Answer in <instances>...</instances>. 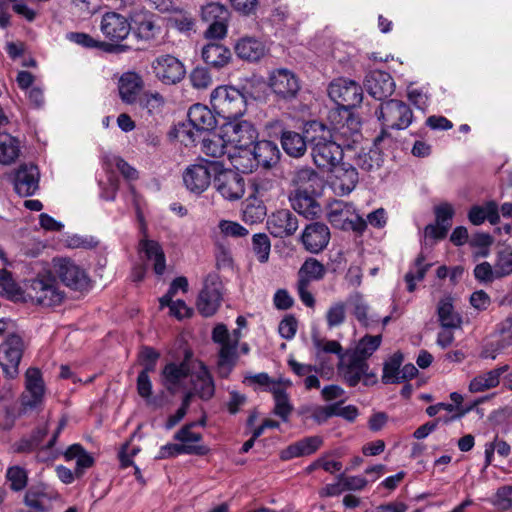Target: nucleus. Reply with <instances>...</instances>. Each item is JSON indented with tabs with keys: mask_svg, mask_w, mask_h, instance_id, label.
<instances>
[{
	"mask_svg": "<svg viewBox=\"0 0 512 512\" xmlns=\"http://www.w3.org/2000/svg\"><path fill=\"white\" fill-rule=\"evenodd\" d=\"M307 140L314 164L321 170L333 169L343 159V147L333 138L331 129L320 122L307 128Z\"/></svg>",
	"mask_w": 512,
	"mask_h": 512,
	"instance_id": "nucleus-1",
	"label": "nucleus"
},
{
	"mask_svg": "<svg viewBox=\"0 0 512 512\" xmlns=\"http://www.w3.org/2000/svg\"><path fill=\"white\" fill-rule=\"evenodd\" d=\"M210 105L213 112L226 123L237 121L247 111L246 96L230 85H220L213 89L210 94Z\"/></svg>",
	"mask_w": 512,
	"mask_h": 512,
	"instance_id": "nucleus-2",
	"label": "nucleus"
},
{
	"mask_svg": "<svg viewBox=\"0 0 512 512\" xmlns=\"http://www.w3.org/2000/svg\"><path fill=\"white\" fill-rule=\"evenodd\" d=\"M280 158V151L276 143L268 140L256 142L248 155H237L234 166L244 173L252 172L258 166L271 168Z\"/></svg>",
	"mask_w": 512,
	"mask_h": 512,
	"instance_id": "nucleus-3",
	"label": "nucleus"
},
{
	"mask_svg": "<svg viewBox=\"0 0 512 512\" xmlns=\"http://www.w3.org/2000/svg\"><path fill=\"white\" fill-rule=\"evenodd\" d=\"M26 293L31 301L44 307L59 305L64 298V292L51 273L39 274L30 280Z\"/></svg>",
	"mask_w": 512,
	"mask_h": 512,
	"instance_id": "nucleus-4",
	"label": "nucleus"
},
{
	"mask_svg": "<svg viewBox=\"0 0 512 512\" xmlns=\"http://www.w3.org/2000/svg\"><path fill=\"white\" fill-rule=\"evenodd\" d=\"M214 342L220 345L218 371L222 377H227L237 361V345L240 339V331L236 329L232 334L225 325H217L212 333Z\"/></svg>",
	"mask_w": 512,
	"mask_h": 512,
	"instance_id": "nucleus-5",
	"label": "nucleus"
},
{
	"mask_svg": "<svg viewBox=\"0 0 512 512\" xmlns=\"http://www.w3.org/2000/svg\"><path fill=\"white\" fill-rule=\"evenodd\" d=\"M326 274L325 266L315 258H308L298 271L297 292L302 303L307 307L315 306V298L309 291L310 283L319 281Z\"/></svg>",
	"mask_w": 512,
	"mask_h": 512,
	"instance_id": "nucleus-6",
	"label": "nucleus"
},
{
	"mask_svg": "<svg viewBox=\"0 0 512 512\" xmlns=\"http://www.w3.org/2000/svg\"><path fill=\"white\" fill-rule=\"evenodd\" d=\"M327 219L335 228L363 232L366 228V220L356 213L352 204L335 201L329 206Z\"/></svg>",
	"mask_w": 512,
	"mask_h": 512,
	"instance_id": "nucleus-7",
	"label": "nucleus"
},
{
	"mask_svg": "<svg viewBox=\"0 0 512 512\" xmlns=\"http://www.w3.org/2000/svg\"><path fill=\"white\" fill-rule=\"evenodd\" d=\"M378 119L385 129L403 130L409 127L413 120V112L403 101L391 99L380 105Z\"/></svg>",
	"mask_w": 512,
	"mask_h": 512,
	"instance_id": "nucleus-8",
	"label": "nucleus"
},
{
	"mask_svg": "<svg viewBox=\"0 0 512 512\" xmlns=\"http://www.w3.org/2000/svg\"><path fill=\"white\" fill-rule=\"evenodd\" d=\"M24 350V340L17 333H9L1 343L0 365L6 377L13 379L18 375Z\"/></svg>",
	"mask_w": 512,
	"mask_h": 512,
	"instance_id": "nucleus-9",
	"label": "nucleus"
},
{
	"mask_svg": "<svg viewBox=\"0 0 512 512\" xmlns=\"http://www.w3.org/2000/svg\"><path fill=\"white\" fill-rule=\"evenodd\" d=\"M328 95L332 101L345 110L358 106L363 99L361 86L346 78L332 81L328 87Z\"/></svg>",
	"mask_w": 512,
	"mask_h": 512,
	"instance_id": "nucleus-10",
	"label": "nucleus"
},
{
	"mask_svg": "<svg viewBox=\"0 0 512 512\" xmlns=\"http://www.w3.org/2000/svg\"><path fill=\"white\" fill-rule=\"evenodd\" d=\"M225 128L229 145L238 150V155H248L258 137L254 126L246 120H237L225 123Z\"/></svg>",
	"mask_w": 512,
	"mask_h": 512,
	"instance_id": "nucleus-11",
	"label": "nucleus"
},
{
	"mask_svg": "<svg viewBox=\"0 0 512 512\" xmlns=\"http://www.w3.org/2000/svg\"><path fill=\"white\" fill-rule=\"evenodd\" d=\"M219 168L220 164L217 161L189 166L183 174L186 188L195 194H201L209 187L212 176L215 177Z\"/></svg>",
	"mask_w": 512,
	"mask_h": 512,
	"instance_id": "nucleus-12",
	"label": "nucleus"
},
{
	"mask_svg": "<svg viewBox=\"0 0 512 512\" xmlns=\"http://www.w3.org/2000/svg\"><path fill=\"white\" fill-rule=\"evenodd\" d=\"M53 270L61 281L73 290H83L88 286L86 272L69 258H55Z\"/></svg>",
	"mask_w": 512,
	"mask_h": 512,
	"instance_id": "nucleus-13",
	"label": "nucleus"
},
{
	"mask_svg": "<svg viewBox=\"0 0 512 512\" xmlns=\"http://www.w3.org/2000/svg\"><path fill=\"white\" fill-rule=\"evenodd\" d=\"M216 190L227 200L233 201L240 199L245 192V182L243 177L229 169H218L214 178Z\"/></svg>",
	"mask_w": 512,
	"mask_h": 512,
	"instance_id": "nucleus-14",
	"label": "nucleus"
},
{
	"mask_svg": "<svg viewBox=\"0 0 512 512\" xmlns=\"http://www.w3.org/2000/svg\"><path fill=\"white\" fill-rule=\"evenodd\" d=\"M152 70L156 78L164 84H176L185 76L184 65L172 55L158 56L152 62Z\"/></svg>",
	"mask_w": 512,
	"mask_h": 512,
	"instance_id": "nucleus-15",
	"label": "nucleus"
},
{
	"mask_svg": "<svg viewBox=\"0 0 512 512\" xmlns=\"http://www.w3.org/2000/svg\"><path fill=\"white\" fill-rule=\"evenodd\" d=\"M221 288V282L216 275L206 278L197 300V309L203 316H212L217 311L222 299Z\"/></svg>",
	"mask_w": 512,
	"mask_h": 512,
	"instance_id": "nucleus-16",
	"label": "nucleus"
},
{
	"mask_svg": "<svg viewBox=\"0 0 512 512\" xmlns=\"http://www.w3.org/2000/svg\"><path fill=\"white\" fill-rule=\"evenodd\" d=\"M132 29L128 18L115 11L106 12L101 19L100 30L111 42H120L127 38Z\"/></svg>",
	"mask_w": 512,
	"mask_h": 512,
	"instance_id": "nucleus-17",
	"label": "nucleus"
},
{
	"mask_svg": "<svg viewBox=\"0 0 512 512\" xmlns=\"http://www.w3.org/2000/svg\"><path fill=\"white\" fill-rule=\"evenodd\" d=\"M269 86L280 98L292 99L300 90L297 76L288 69H277L270 74Z\"/></svg>",
	"mask_w": 512,
	"mask_h": 512,
	"instance_id": "nucleus-18",
	"label": "nucleus"
},
{
	"mask_svg": "<svg viewBox=\"0 0 512 512\" xmlns=\"http://www.w3.org/2000/svg\"><path fill=\"white\" fill-rule=\"evenodd\" d=\"M26 390L22 396V405L25 408H38L44 399L45 388L42 374L37 368H29L25 373Z\"/></svg>",
	"mask_w": 512,
	"mask_h": 512,
	"instance_id": "nucleus-19",
	"label": "nucleus"
},
{
	"mask_svg": "<svg viewBox=\"0 0 512 512\" xmlns=\"http://www.w3.org/2000/svg\"><path fill=\"white\" fill-rule=\"evenodd\" d=\"M39 170L33 164L21 165L14 173L13 185L17 194L23 197L34 195L39 188Z\"/></svg>",
	"mask_w": 512,
	"mask_h": 512,
	"instance_id": "nucleus-20",
	"label": "nucleus"
},
{
	"mask_svg": "<svg viewBox=\"0 0 512 512\" xmlns=\"http://www.w3.org/2000/svg\"><path fill=\"white\" fill-rule=\"evenodd\" d=\"M330 241L329 228L320 222H314L307 225L301 235V242L304 248L317 254L324 250Z\"/></svg>",
	"mask_w": 512,
	"mask_h": 512,
	"instance_id": "nucleus-21",
	"label": "nucleus"
},
{
	"mask_svg": "<svg viewBox=\"0 0 512 512\" xmlns=\"http://www.w3.org/2000/svg\"><path fill=\"white\" fill-rule=\"evenodd\" d=\"M327 172L333 174L334 190L341 195L352 192L359 180L356 168L350 163L340 161L339 164L334 165L333 169H329Z\"/></svg>",
	"mask_w": 512,
	"mask_h": 512,
	"instance_id": "nucleus-22",
	"label": "nucleus"
},
{
	"mask_svg": "<svg viewBox=\"0 0 512 512\" xmlns=\"http://www.w3.org/2000/svg\"><path fill=\"white\" fill-rule=\"evenodd\" d=\"M269 232L279 238L293 235L299 227L297 216L287 209L278 210L267 220Z\"/></svg>",
	"mask_w": 512,
	"mask_h": 512,
	"instance_id": "nucleus-23",
	"label": "nucleus"
},
{
	"mask_svg": "<svg viewBox=\"0 0 512 512\" xmlns=\"http://www.w3.org/2000/svg\"><path fill=\"white\" fill-rule=\"evenodd\" d=\"M365 87L373 98L383 100L393 94L395 83L389 73L375 70L366 76Z\"/></svg>",
	"mask_w": 512,
	"mask_h": 512,
	"instance_id": "nucleus-24",
	"label": "nucleus"
},
{
	"mask_svg": "<svg viewBox=\"0 0 512 512\" xmlns=\"http://www.w3.org/2000/svg\"><path fill=\"white\" fill-rule=\"evenodd\" d=\"M331 131L333 138L340 142L343 148H350L361 138L360 122L350 113H346L345 121L338 122Z\"/></svg>",
	"mask_w": 512,
	"mask_h": 512,
	"instance_id": "nucleus-25",
	"label": "nucleus"
},
{
	"mask_svg": "<svg viewBox=\"0 0 512 512\" xmlns=\"http://www.w3.org/2000/svg\"><path fill=\"white\" fill-rule=\"evenodd\" d=\"M139 255L153 266L157 275H162L166 269V257L159 242L146 237L139 241Z\"/></svg>",
	"mask_w": 512,
	"mask_h": 512,
	"instance_id": "nucleus-26",
	"label": "nucleus"
},
{
	"mask_svg": "<svg viewBox=\"0 0 512 512\" xmlns=\"http://www.w3.org/2000/svg\"><path fill=\"white\" fill-rule=\"evenodd\" d=\"M367 370L368 364L366 361H364V359H361L352 353L341 355L339 361V371L349 386H356L362 376L366 374Z\"/></svg>",
	"mask_w": 512,
	"mask_h": 512,
	"instance_id": "nucleus-27",
	"label": "nucleus"
},
{
	"mask_svg": "<svg viewBox=\"0 0 512 512\" xmlns=\"http://www.w3.org/2000/svg\"><path fill=\"white\" fill-rule=\"evenodd\" d=\"M144 87L142 77L135 72H125L118 80L119 97L126 104L137 102Z\"/></svg>",
	"mask_w": 512,
	"mask_h": 512,
	"instance_id": "nucleus-28",
	"label": "nucleus"
},
{
	"mask_svg": "<svg viewBox=\"0 0 512 512\" xmlns=\"http://www.w3.org/2000/svg\"><path fill=\"white\" fill-rule=\"evenodd\" d=\"M190 380L192 382L194 393L201 399L208 400L214 395V382L207 368L202 363H198L193 367Z\"/></svg>",
	"mask_w": 512,
	"mask_h": 512,
	"instance_id": "nucleus-29",
	"label": "nucleus"
},
{
	"mask_svg": "<svg viewBox=\"0 0 512 512\" xmlns=\"http://www.w3.org/2000/svg\"><path fill=\"white\" fill-rule=\"evenodd\" d=\"M293 209L305 218H315L321 213V207L316 199L305 189H297L290 197Z\"/></svg>",
	"mask_w": 512,
	"mask_h": 512,
	"instance_id": "nucleus-30",
	"label": "nucleus"
},
{
	"mask_svg": "<svg viewBox=\"0 0 512 512\" xmlns=\"http://www.w3.org/2000/svg\"><path fill=\"white\" fill-rule=\"evenodd\" d=\"M188 121L192 127L202 133L212 130L216 126V119L213 110L207 106L197 103L192 105L188 111Z\"/></svg>",
	"mask_w": 512,
	"mask_h": 512,
	"instance_id": "nucleus-31",
	"label": "nucleus"
},
{
	"mask_svg": "<svg viewBox=\"0 0 512 512\" xmlns=\"http://www.w3.org/2000/svg\"><path fill=\"white\" fill-rule=\"evenodd\" d=\"M322 444V437L309 436L289 445L281 452L280 457L282 460H290L297 457L308 456L316 452Z\"/></svg>",
	"mask_w": 512,
	"mask_h": 512,
	"instance_id": "nucleus-32",
	"label": "nucleus"
},
{
	"mask_svg": "<svg viewBox=\"0 0 512 512\" xmlns=\"http://www.w3.org/2000/svg\"><path fill=\"white\" fill-rule=\"evenodd\" d=\"M508 370L509 365H502L475 376L469 383V391L479 393L496 388L500 383V377Z\"/></svg>",
	"mask_w": 512,
	"mask_h": 512,
	"instance_id": "nucleus-33",
	"label": "nucleus"
},
{
	"mask_svg": "<svg viewBox=\"0 0 512 512\" xmlns=\"http://www.w3.org/2000/svg\"><path fill=\"white\" fill-rule=\"evenodd\" d=\"M235 52L241 59L255 62L267 52L264 42L254 37H243L235 45Z\"/></svg>",
	"mask_w": 512,
	"mask_h": 512,
	"instance_id": "nucleus-34",
	"label": "nucleus"
},
{
	"mask_svg": "<svg viewBox=\"0 0 512 512\" xmlns=\"http://www.w3.org/2000/svg\"><path fill=\"white\" fill-rule=\"evenodd\" d=\"M201 55L206 64L216 69L226 66L231 59L230 50L219 42L207 43L203 46Z\"/></svg>",
	"mask_w": 512,
	"mask_h": 512,
	"instance_id": "nucleus-35",
	"label": "nucleus"
},
{
	"mask_svg": "<svg viewBox=\"0 0 512 512\" xmlns=\"http://www.w3.org/2000/svg\"><path fill=\"white\" fill-rule=\"evenodd\" d=\"M190 375V367L187 362L169 363L163 369L164 384L170 391L178 390Z\"/></svg>",
	"mask_w": 512,
	"mask_h": 512,
	"instance_id": "nucleus-36",
	"label": "nucleus"
},
{
	"mask_svg": "<svg viewBox=\"0 0 512 512\" xmlns=\"http://www.w3.org/2000/svg\"><path fill=\"white\" fill-rule=\"evenodd\" d=\"M281 145L283 150L291 157L299 158L303 156L307 150V129L305 130V136L301 134L285 130L281 135Z\"/></svg>",
	"mask_w": 512,
	"mask_h": 512,
	"instance_id": "nucleus-37",
	"label": "nucleus"
},
{
	"mask_svg": "<svg viewBox=\"0 0 512 512\" xmlns=\"http://www.w3.org/2000/svg\"><path fill=\"white\" fill-rule=\"evenodd\" d=\"M436 219H437V226L429 225L425 229L426 235L441 239L443 238L449 227H450V221L453 217L454 210L453 207L450 204H442L436 208Z\"/></svg>",
	"mask_w": 512,
	"mask_h": 512,
	"instance_id": "nucleus-38",
	"label": "nucleus"
},
{
	"mask_svg": "<svg viewBox=\"0 0 512 512\" xmlns=\"http://www.w3.org/2000/svg\"><path fill=\"white\" fill-rule=\"evenodd\" d=\"M468 217L470 222L474 225H480L485 220L495 225L500 220L498 205L494 201L486 202L482 206L475 205L470 209Z\"/></svg>",
	"mask_w": 512,
	"mask_h": 512,
	"instance_id": "nucleus-39",
	"label": "nucleus"
},
{
	"mask_svg": "<svg viewBox=\"0 0 512 512\" xmlns=\"http://www.w3.org/2000/svg\"><path fill=\"white\" fill-rule=\"evenodd\" d=\"M56 492L44 486L31 487L25 495V504L38 511H44Z\"/></svg>",
	"mask_w": 512,
	"mask_h": 512,
	"instance_id": "nucleus-40",
	"label": "nucleus"
},
{
	"mask_svg": "<svg viewBox=\"0 0 512 512\" xmlns=\"http://www.w3.org/2000/svg\"><path fill=\"white\" fill-rule=\"evenodd\" d=\"M438 320L442 328H460L461 316L455 311L451 298H443L437 306Z\"/></svg>",
	"mask_w": 512,
	"mask_h": 512,
	"instance_id": "nucleus-41",
	"label": "nucleus"
},
{
	"mask_svg": "<svg viewBox=\"0 0 512 512\" xmlns=\"http://www.w3.org/2000/svg\"><path fill=\"white\" fill-rule=\"evenodd\" d=\"M66 460H76L75 475L77 478L84 474V471L94 464V458L80 444H73L64 453Z\"/></svg>",
	"mask_w": 512,
	"mask_h": 512,
	"instance_id": "nucleus-42",
	"label": "nucleus"
},
{
	"mask_svg": "<svg viewBox=\"0 0 512 512\" xmlns=\"http://www.w3.org/2000/svg\"><path fill=\"white\" fill-rule=\"evenodd\" d=\"M196 425V423H190L184 425L175 435L174 439L180 442V445H188L194 448H201L202 453H186L187 455H199L203 456L209 452V448L203 444L202 435L200 433H196L192 430V428Z\"/></svg>",
	"mask_w": 512,
	"mask_h": 512,
	"instance_id": "nucleus-43",
	"label": "nucleus"
},
{
	"mask_svg": "<svg viewBox=\"0 0 512 512\" xmlns=\"http://www.w3.org/2000/svg\"><path fill=\"white\" fill-rule=\"evenodd\" d=\"M347 304L352 310L355 318L360 322L361 325L365 327H370L374 322H377L376 319H373L369 316V306L365 301L362 294L359 292H354L350 294L347 298Z\"/></svg>",
	"mask_w": 512,
	"mask_h": 512,
	"instance_id": "nucleus-44",
	"label": "nucleus"
},
{
	"mask_svg": "<svg viewBox=\"0 0 512 512\" xmlns=\"http://www.w3.org/2000/svg\"><path fill=\"white\" fill-rule=\"evenodd\" d=\"M230 147L231 145H229L228 142L226 143L225 140L218 135H213L212 137L209 138H202L203 153L213 158H220L227 153L228 156L232 158L234 161L237 155L231 154L229 150Z\"/></svg>",
	"mask_w": 512,
	"mask_h": 512,
	"instance_id": "nucleus-45",
	"label": "nucleus"
},
{
	"mask_svg": "<svg viewBox=\"0 0 512 512\" xmlns=\"http://www.w3.org/2000/svg\"><path fill=\"white\" fill-rule=\"evenodd\" d=\"M269 391L273 394L275 402L274 413L286 422L293 410L288 394L284 387H280L279 384L275 383L269 388Z\"/></svg>",
	"mask_w": 512,
	"mask_h": 512,
	"instance_id": "nucleus-46",
	"label": "nucleus"
},
{
	"mask_svg": "<svg viewBox=\"0 0 512 512\" xmlns=\"http://www.w3.org/2000/svg\"><path fill=\"white\" fill-rule=\"evenodd\" d=\"M266 216V207L257 197H249L243 204L242 217L246 223H257Z\"/></svg>",
	"mask_w": 512,
	"mask_h": 512,
	"instance_id": "nucleus-47",
	"label": "nucleus"
},
{
	"mask_svg": "<svg viewBox=\"0 0 512 512\" xmlns=\"http://www.w3.org/2000/svg\"><path fill=\"white\" fill-rule=\"evenodd\" d=\"M131 31L141 40H149L154 36L155 24L152 16L147 13L136 14Z\"/></svg>",
	"mask_w": 512,
	"mask_h": 512,
	"instance_id": "nucleus-48",
	"label": "nucleus"
},
{
	"mask_svg": "<svg viewBox=\"0 0 512 512\" xmlns=\"http://www.w3.org/2000/svg\"><path fill=\"white\" fill-rule=\"evenodd\" d=\"M355 161L357 166L363 171L372 172L381 167L383 158L378 147L374 146L368 151H361Z\"/></svg>",
	"mask_w": 512,
	"mask_h": 512,
	"instance_id": "nucleus-49",
	"label": "nucleus"
},
{
	"mask_svg": "<svg viewBox=\"0 0 512 512\" xmlns=\"http://www.w3.org/2000/svg\"><path fill=\"white\" fill-rule=\"evenodd\" d=\"M19 143L8 133H0V163L10 164L19 155Z\"/></svg>",
	"mask_w": 512,
	"mask_h": 512,
	"instance_id": "nucleus-50",
	"label": "nucleus"
},
{
	"mask_svg": "<svg viewBox=\"0 0 512 512\" xmlns=\"http://www.w3.org/2000/svg\"><path fill=\"white\" fill-rule=\"evenodd\" d=\"M431 267V264L424 262V257L419 255L414 264L410 267L409 271L405 275V281L407 283V289L409 292H413L416 288V282L422 281Z\"/></svg>",
	"mask_w": 512,
	"mask_h": 512,
	"instance_id": "nucleus-51",
	"label": "nucleus"
},
{
	"mask_svg": "<svg viewBox=\"0 0 512 512\" xmlns=\"http://www.w3.org/2000/svg\"><path fill=\"white\" fill-rule=\"evenodd\" d=\"M381 342L382 336L380 334H367L359 340L356 349L352 354L366 361V359L369 358L379 348Z\"/></svg>",
	"mask_w": 512,
	"mask_h": 512,
	"instance_id": "nucleus-52",
	"label": "nucleus"
},
{
	"mask_svg": "<svg viewBox=\"0 0 512 512\" xmlns=\"http://www.w3.org/2000/svg\"><path fill=\"white\" fill-rule=\"evenodd\" d=\"M403 357L399 353H395L383 367L382 382L385 384L400 383V366Z\"/></svg>",
	"mask_w": 512,
	"mask_h": 512,
	"instance_id": "nucleus-53",
	"label": "nucleus"
},
{
	"mask_svg": "<svg viewBox=\"0 0 512 512\" xmlns=\"http://www.w3.org/2000/svg\"><path fill=\"white\" fill-rule=\"evenodd\" d=\"M329 329L342 325L346 320V304L342 301L332 303L325 314Z\"/></svg>",
	"mask_w": 512,
	"mask_h": 512,
	"instance_id": "nucleus-54",
	"label": "nucleus"
},
{
	"mask_svg": "<svg viewBox=\"0 0 512 512\" xmlns=\"http://www.w3.org/2000/svg\"><path fill=\"white\" fill-rule=\"evenodd\" d=\"M142 109L147 110L150 115L161 112L164 105V98L158 92H145L137 100Z\"/></svg>",
	"mask_w": 512,
	"mask_h": 512,
	"instance_id": "nucleus-55",
	"label": "nucleus"
},
{
	"mask_svg": "<svg viewBox=\"0 0 512 512\" xmlns=\"http://www.w3.org/2000/svg\"><path fill=\"white\" fill-rule=\"evenodd\" d=\"M176 138L183 143L185 146L196 144L198 141H202L203 134L200 131L195 130L190 123H183L176 127Z\"/></svg>",
	"mask_w": 512,
	"mask_h": 512,
	"instance_id": "nucleus-56",
	"label": "nucleus"
},
{
	"mask_svg": "<svg viewBox=\"0 0 512 512\" xmlns=\"http://www.w3.org/2000/svg\"><path fill=\"white\" fill-rule=\"evenodd\" d=\"M494 269V275L497 278L512 274V250L510 248L499 251Z\"/></svg>",
	"mask_w": 512,
	"mask_h": 512,
	"instance_id": "nucleus-57",
	"label": "nucleus"
},
{
	"mask_svg": "<svg viewBox=\"0 0 512 512\" xmlns=\"http://www.w3.org/2000/svg\"><path fill=\"white\" fill-rule=\"evenodd\" d=\"M201 448H194L188 445L168 443L162 446L158 452L157 459H167L185 453H202Z\"/></svg>",
	"mask_w": 512,
	"mask_h": 512,
	"instance_id": "nucleus-58",
	"label": "nucleus"
},
{
	"mask_svg": "<svg viewBox=\"0 0 512 512\" xmlns=\"http://www.w3.org/2000/svg\"><path fill=\"white\" fill-rule=\"evenodd\" d=\"M497 452L502 457H507L510 454L511 447L503 440L495 439L493 442L485 444V466H489L493 461L494 452Z\"/></svg>",
	"mask_w": 512,
	"mask_h": 512,
	"instance_id": "nucleus-59",
	"label": "nucleus"
},
{
	"mask_svg": "<svg viewBox=\"0 0 512 512\" xmlns=\"http://www.w3.org/2000/svg\"><path fill=\"white\" fill-rule=\"evenodd\" d=\"M253 251L257 256V259L264 263L268 260L270 254V240L266 234H255L253 236Z\"/></svg>",
	"mask_w": 512,
	"mask_h": 512,
	"instance_id": "nucleus-60",
	"label": "nucleus"
},
{
	"mask_svg": "<svg viewBox=\"0 0 512 512\" xmlns=\"http://www.w3.org/2000/svg\"><path fill=\"white\" fill-rule=\"evenodd\" d=\"M201 15L205 22L227 20L228 10L219 3H210L202 8Z\"/></svg>",
	"mask_w": 512,
	"mask_h": 512,
	"instance_id": "nucleus-61",
	"label": "nucleus"
},
{
	"mask_svg": "<svg viewBox=\"0 0 512 512\" xmlns=\"http://www.w3.org/2000/svg\"><path fill=\"white\" fill-rule=\"evenodd\" d=\"M45 428L35 431L29 438L21 440L18 445L19 452H32L41 446L43 439L46 437Z\"/></svg>",
	"mask_w": 512,
	"mask_h": 512,
	"instance_id": "nucleus-62",
	"label": "nucleus"
},
{
	"mask_svg": "<svg viewBox=\"0 0 512 512\" xmlns=\"http://www.w3.org/2000/svg\"><path fill=\"white\" fill-rule=\"evenodd\" d=\"M220 232L226 237H245L249 231L237 222L229 220H221L218 224Z\"/></svg>",
	"mask_w": 512,
	"mask_h": 512,
	"instance_id": "nucleus-63",
	"label": "nucleus"
},
{
	"mask_svg": "<svg viewBox=\"0 0 512 512\" xmlns=\"http://www.w3.org/2000/svg\"><path fill=\"white\" fill-rule=\"evenodd\" d=\"M7 478L10 481L11 488L15 491L23 489L27 484L26 471L18 466L10 467L7 470Z\"/></svg>",
	"mask_w": 512,
	"mask_h": 512,
	"instance_id": "nucleus-64",
	"label": "nucleus"
}]
</instances>
